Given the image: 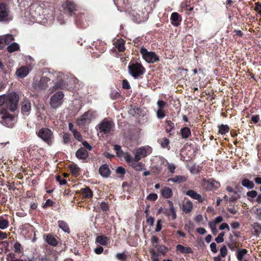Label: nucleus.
I'll use <instances>...</instances> for the list:
<instances>
[{"label":"nucleus","mask_w":261,"mask_h":261,"mask_svg":"<svg viewBox=\"0 0 261 261\" xmlns=\"http://www.w3.org/2000/svg\"><path fill=\"white\" fill-rule=\"evenodd\" d=\"M192 208L193 204L191 201H188L183 204L182 210L185 213L188 214L191 212L192 210Z\"/></svg>","instance_id":"cd10ccee"},{"label":"nucleus","mask_w":261,"mask_h":261,"mask_svg":"<svg viewBox=\"0 0 261 261\" xmlns=\"http://www.w3.org/2000/svg\"><path fill=\"white\" fill-rule=\"evenodd\" d=\"M21 111L23 114L27 115L30 113L31 110V103L29 100L24 99L21 103Z\"/></svg>","instance_id":"2eb2a0df"},{"label":"nucleus","mask_w":261,"mask_h":261,"mask_svg":"<svg viewBox=\"0 0 261 261\" xmlns=\"http://www.w3.org/2000/svg\"><path fill=\"white\" fill-rule=\"evenodd\" d=\"M56 180L60 183L61 185H64L66 184V180L65 179H62L60 175L56 176Z\"/></svg>","instance_id":"774afa93"},{"label":"nucleus","mask_w":261,"mask_h":261,"mask_svg":"<svg viewBox=\"0 0 261 261\" xmlns=\"http://www.w3.org/2000/svg\"><path fill=\"white\" fill-rule=\"evenodd\" d=\"M247 253V250L246 249L238 250L237 251V258L239 260L241 261L244 256Z\"/></svg>","instance_id":"ea45409f"},{"label":"nucleus","mask_w":261,"mask_h":261,"mask_svg":"<svg viewBox=\"0 0 261 261\" xmlns=\"http://www.w3.org/2000/svg\"><path fill=\"white\" fill-rule=\"evenodd\" d=\"M82 194L83 197L87 199L92 198L93 196L92 192L89 187H86L83 189Z\"/></svg>","instance_id":"2f4dec72"},{"label":"nucleus","mask_w":261,"mask_h":261,"mask_svg":"<svg viewBox=\"0 0 261 261\" xmlns=\"http://www.w3.org/2000/svg\"><path fill=\"white\" fill-rule=\"evenodd\" d=\"M64 97V94L62 91H58L55 93L50 98V107L54 109L59 108L63 104Z\"/></svg>","instance_id":"0eeeda50"},{"label":"nucleus","mask_w":261,"mask_h":261,"mask_svg":"<svg viewBox=\"0 0 261 261\" xmlns=\"http://www.w3.org/2000/svg\"><path fill=\"white\" fill-rule=\"evenodd\" d=\"M45 241L48 244L53 246H56L58 244L57 240L53 235L50 234L46 236Z\"/></svg>","instance_id":"b1692460"},{"label":"nucleus","mask_w":261,"mask_h":261,"mask_svg":"<svg viewBox=\"0 0 261 261\" xmlns=\"http://www.w3.org/2000/svg\"><path fill=\"white\" fill-rule=\"evenodd\" d=\"M169 140L166 138H164L161 141V145L164 148H167L169 145Z\"/></svg>","instance_id":"864d4df0"},{"label":"nucleus","mask_w":261,"mask_h":261,"mask_svg":"<svg viewBox=\"0 0 261 261\" xmlns=\"http://www.w3.org/2000/svg\"><path fill=\"white\" fill-rule=\"evenodd\" d=\"M224 234H225V232L223 231L220 233L218 234V237L215 239L216 242L218 243H220L224 242L223 237H224Z\"/></svg>","instance_id":"603ef678"},{"label":"nucleus","mask_w":261,"mask_h":261,"mask_svg":"<svg viewBox=\"0 0 261 261\" xmlns=\"http://www.w3.org/2000/svg\"><path fill=\"white\" fill-rule=\"evenodd\" d=\"M35 90L39 91L46 88V83H33Z\"/></svg>","instance_id":"58836bf2"},{"label":"nucleus","mask_w":261,"mask_h":261,"mask_svg":"<svg viewBox=\"0 0 261 261\" xmlns=\"http://www.w3.org/2000/svg\"><path fill=\"white\" fill-rule=\"evenodd\" d=\"M167 169L172 173L173 174L175 172L176 169V166L173 163H169L167 166Z\"/></svg>","instance_id":"5fc2aeb1"},{"label":"nucleus","mask_w":261,"mask_h":261,"mask_svg":"<svg viewBox=\"0 0 261 261\" xmlns=\"http://www.w3.org/2000/svg\"><path fill=\"white\" fill-rule=\"evenodd\" d=\"M150 253L151 255V259L153 260H159V254L155 252L154 250H151L150 251Z\"/></svg>","instance_id":"13d9d810"},{"label":"nucleus","mask_w":261,"mask_h":261,"mask_svg":"<svg viewBox=\"0 0 261 261\" xmlns=\"http://www.w3.org/2000/svg\"><path fill=\"white\" fill-rule=\"evenodd\" d=\"M122 158H123L124 160L127 163L132 164L134 162L133 160V157L128 152H125L124 154L123 155Z\"/></svg>","instance_id":"a18cd8bd"},{"label":"nucleus","mask_w":261,"mask_h":261,"mask_svg":"<svg viewBox=\"0 0 261 261\" xmlns=\"http://www.w3.org/2000/svg\"><path fill=\"white\" fill-rule=\"evenodd\" d=\"M168 203L169 204V208H170V211L172 213V220H175L176 218V209L174 207L173 203V202L171 201L168 200Z\"/></svg>","instance_id":"473e14b6"},{"label":"nucleus","mask_w":261,"mask_h":261,"mask_svg":"<svg viewBox=\"0 0 261 261\" xmlns=\"http://www.w3.org/2000/svg\"><path fill=\"white\" fill-rule=\"evenodd\" d=\"M64 73L61 72L50 71L45 69L42 72L41 79L39 82H63L62 77Z\"/></svg>","instance_id":"f03ea898"},{"label":"nucleus","mask_w":261,"mask_h":261,"mask_svg":"<svg viewBox=\"0 0 261 261\" xmlns=\"http://www.w3.org/2000/svg\"><path fill=\"white\" fill-rule=\"evenodd\" d=\"M4 39H5L6 43L7 44H9L10 42L14 40V38L13 36L11 34H7L4 36H3Z\"/></svg>","instance_id":"8fccbe9b"},{"label":"nucleus","mask_w":261,"mask_h":261,"mask_svg":"<svg viewBox=\"0 0 261 261\" xmlns=\"http://www.w3.org/2000/svg\"><path fill=\"white\" fill-rule=\"evenodd\" d=\"M166 105V102L162 100H159L157 102V106L159 108L158 109L163 110V108Z\"/></svg>","instance_id":"69168bd1"},{"label":"nucleus","mask_w":261,"mask_h":261,"mask_svg":"<svg viewBox=\"0 0 261 261\" xmlns=\"http://www.w3.org/2000/svg\"><path fill=\"white\" fill-rule=\"evenodd\" d=\"M13 250L16 253H21L23 252V247L18 242H16L13 245Z\"/></svg>","instance_id":"e433bc0d"},{"label":"nucleus","mask_w":261,"mask_h":261,"mask_svg":"<svg viewBox=\"0 0 261 261\" xmlns=\"http://www.w3.org/2000/svg\"><path fill=\"white\" fill-rule=\"evenodd\" d=\"M75 155L79 159L85 160L88 157V153L85 148H81L77 150Z\"/></svg>","instance_id":"412c9836"},{"label":"nucleus","mask_w":261,"mask_h":261,"mask_svg":"<svg viewBox=\"0 0 261 261\" xmlns=\"http://www.w3.org/2000/svg\"><path fill=\"white\" fill-rule=\"evenodd\" d=\"M62 79H63V82L66 80L68 82H75L77 80V78L73 74L70 73H67L66 75L64 74Z\"/></svg>","instance_id":"f704fd0d"},{"label":"nucleus","mask_w":261,"mask_h":261,"mask_svg":"<svg viewBox=\"0 0 261 261\" xmlns=\"http://www.w3.org/2000/svg\"><path fill=\"white\" fill-rule=\"evenodd\" d=\"M140 53L143 59L148 63H154L160 60L159 56L155 52L149 51L143 46L141 47Z\"/></svg>","instance_id":"423d86ee"},{"label":"nucleus","mask_w":261,"mask_h":261,"mask_svg":"<svg viewBox=\"0 0 261 261\" xmlns=\"http://www.w3.org/2000/svg\"><path fill=\"white\" fill-rule=\"evenodd\" d=\"M173 194L172 191L169 187H165L161 191L162 196L166 199L170 198Z\"/></svg>","instance_id":"393cba45"},{"label":"nucleus","mask_w":261,"mask_h":261,"mask_svg":"<svg viewBox=\"0 0 261 261\" xmlns=\"http://www.w3.org/2000/svg\"><path fill=\"white\" fill-rule=\"evenodd\" d=\"M156 116L159 119H163L165 117V114L164 110L158 109L156 112Z\"/></svg>","instance_id":"6e6d98bb"},{"label":"nucleus","mask_w":261,"mask_h":261,"mask_svg":"<svg viewBox=\"0 0 261 261\" xmlns=\"http://www.w3.org/2000/svg\"><path fill=\"white\" fill-rule=\"evenodd\" d=\"M19 99L18 95L15 92L7 95L5 106L11 112H15L18 107Z\"/></svg>","instance_id":"39448f33"},{"label":"nucleus","mask_w":261,"mask_h":261,"mask_svg":"<svg viewBox=\"0 0 261 261\" xmlns=\"http://www.w3.org/2000/svg\"><path fill=\"white\" fill-rule=\"evenodd\" d=\"M109 242V238L103 235H99L95 239V243L99 244L102 246L107 245Z\"/></svg>","instance_id":"6ab92c4d"},{"label":"nucleus","mask_w":261,"mask_h":261,"mask_svg":"<svg viewBox=\"0 0 261 261\" xmlns=\"http://www.w3.org/2000/svg\"><path fill=\"white\" fill-rule=\"evenodd\" d=\"M8 221L5 219H0V229H5L8 226Z\"/></svg>","instance_id":"de8ad7c7"},{"label":"nucleus","mask_w":261,"mask_h":261,"mask_svg":"<svg viewBox=\"0 0 261 261\" xmlns=\"http://www.w3.org/2000/svg\"><path fill=\"white\" fill-rule=\"evenodd\" d=\"M146 198L150 201H155L158 198V195L155 193H151L147 196Z\"/></svg>","instance_id":"bf43d9fd"},{"label":"nucleus","mask_w":261,"mask_h":261,"mask_svg":"<svg viewBox=\"0 0 261 261\" xmlns=\"http://www.w3.org/2000/svg\"><path fill=\"white\" fill-rule=\"evenodd\" d=\"M59 227L61 228L64 232L69 233L70 229L67 224L64 221H58Z\"/></svg>","instance_id":"72a5a7b5"},{"label":"nucleus","mask_w":261,"mask_h":261,"mask_svg":"<svg viewBox=\"0 0 261 261\" xmlns=\"http://www.w3.org/2000/svg\"><path fill=\"white\" fill-rule=\"evenodd\" d=\"M187 178L184 175H177L173 178H170L168 179V181H171L174 183H181L186 181Z\"/></svg>","instance_id":"4be33fe9"},{"label":"nucleus","mask_w":261,"mask_h":261,"mask_svg":"<svg viewBox=\"0 0 261 261\" xmlns=\"http://www.w3.org/2000/svg\"><path fill=\"white\" fill-rule=\"evenodd\" d=\"M252 227L254 230V235L258 236L261 233V224L260 223L255 222L252 225Z\"/></svg>","instance_id":"c85d7f7f"},{"label":"nucleus","mask_w":261,"mask_h":261,"mask_svg":"<svg viewBox=\"0 0 261 261\" xmlns=\"http://www.w3.org/2000/svg\"><path fill=\"white\" fill-rule=\"evenodd\" d=\"M128 69L129 74L135 79L141 77L145 72V69L139 59H132L129 63Z\"/></svg>","instance_id":"f257e3e1"},{"label":"nucleus","mask_w":261,"mask_h":261,"mask_svg":"<svg viewBox=\"0 0 261 261\" xmlns=\"http://www.w3.org/2000/svg\"><path fill=\"white\" fill-rule=\"evenodd\" d=\"M181 137L184 139L188 138L191 135L190 129L188 127H185L180 129Z\"/></svg>","instance_id":"7c9ffc66"},{"label":"nucleus","mask_w":261,"mask_h":261,"mask_svg":"<svg viewBox=\"0 0 261 261\" xmlns=\"http://www.w3.org/2000/svg\"><path fill=\"white\" fill-rule=\"evenodd\" d=\"M186 194L191 198L198 200L200 202H202L203 201V198L201 196V195L199 194H198L196 192L193 190H189L187 191L186 193Z\"/></svg>","instance_id":"dca6fc26"},{"label":"nucleus","mask_w":261,"mask_h":261,"mask_svg":"<svg viewBox=\"0 0 261 261\" xmlns=\"http://www.w3.org/2000/svg\"><path fill=\"white\" fill-rule=\"evenodd\" d=\"M141 112V109L139 107L131 108L129 110V113L133 115V116L139 115Z\"/></svg>","instance_id":"37998d69"},{"label":"nucleus","mask_w":261,"mask_h":261,"mask_svg":"<svg viewBox=\"0 0 261 261\" xmlns=\"http://www.w3.org/2000/svg\"><path fill=\"white\" fill-rule=\"evenodd\" d=\"M165 123L167 126L166 129V132L169 133L171 130L174 129V124L170 120H166Z\"/></svg>","instance_id":"c03bdc74"},{"label":"nucleus","mask_w":261,"mask_h":261,"mask_svg":"<svg viewBox=\"0 0 261 261\" xmlns=\"http://www.w3.org/2000/svg\"><path fill=\"white\" fill-rule=\"evenodd\" d=\"M202 187L207 191L216 190L220 187V183L213 179L206 180L205 178L202 179Z\"/></svg>","instance_id":"9d476101"},{"label":"nucleus","mask_w":261,"mask_h":261,"mask_svg":"<svg viewBox=\"0 0 261 261\" xmlns=\"http://www.w3.org/2000/svg\"><path fill=\"white\" fill-rule=\"evenodd\" d=\"M99 172L100 174L104 177H108L111 173L110 169L106 164L102 165L99 167Z\"/></svg>","instance_id":"aec40b11"},{"label":"nucleus","mask_w":261,"mask_h":261,"mask_svg":"<svg viewBox=\"0 0 261 261\" xmlns=\"http://www.w3.org/2000/svg\"><path fill=\"white\" fill-rule=\"evenodd\" d=\"M116 256L117 258L121 261H124L126 260L127 256L125 253H118L116 254Z\"/></svg>","instance_id":"3c124183"},{"label":"nucleus","mask_w":261,"mask_h":261,"mask_svg":"<svg viewBox=\"0 0 261 261\" xmlns=\"http://www.w3.org/2000/svg\"><path fill=\"white\" fill-rule=\"evenodd\" d=\"M6 45H7V44L6 43L5 39H4L3 37H1L0 38V49H4Z\"/></svg>","instance_id":"338daca9"},{"label":"nucleus","mask_w":261,"mask_h":261,"mask_svg":"<svg viewBox=\"0 0 261 261\" xmlns=\"http://www.w3.org/2000/svg\"><path fill=\"white\" fill-rule=\"evenodd\" d=\"M152 149L149 146H142L136 150L134 160L139 161L141 158H145L151 152Z\"/></svg>","instance_id":"1a4fd4ad"},{"label":"nucleus","mask_w":261,"mask_h":261,"mask_svg":"<svg viewBox=\"0 0 261 261\" xmlns=\"http://www.w3.org/2000/svg\"><path fill=\"white\" fill-rule=\"evenodd\" d=\"M132 166L137 171H141L144 165L141 162H138V161H134L132 164Z\"/></svg>","instance_id":"c9c22d12"},{"label":"nucleus","mask_w":261,"mask_h":261,"mask_svg":"<svg viewBox=\"0 0 261 261\" xmlns=\"http://www.w3.org/2000/svg\"><path fill=\"white\" fill-rule=\"evenodd\" d=\"M19 49H20L19 46L16 42H13V43H11L7 48V51L10 53L14 52L15 51H18Z\"/></svg>","instance_id":"c756f323"},{"label":"nucleus","mask_w":261,"mask_h":261,"mask_svg":"<svg viewBox=\"0 0 261 261\" xmlns=\"http://www.w3.org/2000/svg\"><path fill=\"white\" fill-rule=\"evenodd\" d=\"M29 73V68L27 67H21L16 71L18 76L22 78L26 76Z\"/></svg>","instance_id":"a878e982"},{"label":"nucleus","mask_w":261,"mask_h":261,"mask_svg":"<svg viewBox=\"0 0 261 261\" xmlns=\"http://www.w3.org/2000/svg\"><path fill=\"white\" fill-rule=\"evenodd\" d=\"M177 251H180L182 254H189L193 252L192 249L189 247H185L184 246L178 244L176 247Z\"/></svg>","instance_id":"5701e85b"},{"label":"nucleus","mask_w":261,"mask_h":261,"mask_svg":"<svg viewBox=\"0 0 261 261\" xmlns=\"http://www.w3.org/2000/svg\"><path fill=\"white\" fill-rule=\"evenodd\" d=\"M170 20L172 25L175 27H177L180 24L181 19L178 13L173 12L171 15Z\"/></svg>","instance_id":"f3484780"},{"label":"nucleus","mask_w":261,"mask_h":261,"mask_svg":"<svg viewBox=\"0 0 261 261\" xmlns=\"http://www.w3.org/2000/svg\"><path fill=\"white\" fill-rule=\"evenodd\" d=\"M242 185L248 189H253L254 188V184L252 181L247 178L243 179L241 181Z\"/></svg>","instance_id":"bb28decb"},{"label":"nucleus","mask_w":261,"mask_h":261,"mask_svg":"<svg viewBox=\"0 0 261 261\" xmlns=\"http://www.w3.org/2000/svg\"><path fill=\"white\" fill-rule=\"evenodd\" d=\"M157 250L159 252L165 254L167 252V249L164 245H159L157 247Z\"/></svg>","instance_id":"680f3d73"},{"label":"nucleus","mask_w":261,"mask_h":261,"mask_svg":"<svg viewBox=\"0 0 261 261\" xmlns=\"http://www.w3.org/2000/svg\"><path fill=\"white\" fill-rule=\"evenodd\" d=\"M38 137L42 141L51 146L54 142V133L51 129L48 128L43 127L40 129L37 133Z\"/></svg>","instance_id":"20e7f679"},{"label":"nucleus","mask_w":261,"mask_h":261,"mask_svg":"<svg viewBox=\"0 0 261 261\" xmlns=\"http://www.w3.org/2000/svg\"><path fill=\"white\" fill-rule=\"evenodd\" d=\"M162 220L161 219L158 220L155 228L156 232H159L161 230L162 228Z\"/></svg>","instance_id":"0e129e2a"},{"label":"nucleus","mask_w":261,"mask_h":261,"mask_svg":"<svg viewBox=\"0 0 261 261\" xmlns=\"http://www.w3.org/2000/svg\"><path fill=\"white\" fill-rule=\"evenodd\" d=\"M247 197H248V199L250 200V198H254L257 196V192L255 190H252L250 191H248L246 194Z\"/></svg>","instance_id":"09e8293b"},{"label":"nucleus","mask_w":261,"mask_h":261,"mask_svg":"<svg viewBox=\"0 0 261 261\" xmlns=\"http://www.w3.org/2000/svg\"><path fill=\"white\" fill-rule=\"evenodd\" d=\"M92 118V112L88 111L85 113L81 117L77 120V123L80 125H83L90 123Z\"/></svg>","instance_id":"ddd939ff"},{"label":"nucleus","mask_w":261,"mask_h":261,"mask_svg":"<svg viewBox=\"0 0 261 261\" xmlns=\"http://www.w3.org/2000/svg\"><path fill=\"white\" fill-rule=\"evenodd\" d=\"M75 15L74 21L80 28L85 29L89 25V16L87 13H74Z\"/></svg>","instance_id":"6e6552de"},{"label":"nucleus","mask_w":261,"mask_h":261,"mask_svg":"<svg viewBox=\"0 0 261 261\" xmlns=\"http://www.w3.org/2000/svg\"><path fill=\"white\" fill-rule=\"evenodd\" d=\"M114 150L116 151V154L119 158H122L123 155L125 153L122 150L121 147L119 145H115L114 146Z\"/></svg>","instance_id":"4c0bfd02"},{"label":"nucleus","mask_w":261,"mask_h":261,"mask_svg":"<svg viewBox=\"0 0 261 261\" xmlns=\"http://www.w3.org/2000/svg\"><path fill=\"white\" fill-rule=\"evenodd\" d=\"M113 125L114 124L112 122L103 120L99 125V131L105 134H108L111 132Z\"/></svg>","instance_id":"f8f14e48"},{"label":"nucleus","mask_w":261,"mask_h":261,"mask_svg":"<svg viewBox=\"0 0 261 261\" xmlns=\"http://www.w3.org/2000/svg\"><path fill=\"white\" fill-rule=\"evenodd\" d=\"M9 13L8 6L4 3H0V22L9 21Z\"/></svg>","instance_id":"9b49d317"},{"label":"nucleus","mask_w":261,"mask_h":261,"mask_svg":"<svg viewBox=\"0 0 261 261\" xmlns=\"http://www.w3.org/2000/svg\"><path fill=\"white\" fill-rule=\"evenodd\" d=\"M227 254V249L226 246H223L220 249L221 256L224 257Z\"/></svg>","instance_id":"4d7b16f0"},{"label":"nucleus","mask_w":261,"mask_h":261,"mask_svg":"<svg viewBox=\"0 0 261 261\" xmlns=\"http://www.w3.org/2000/svg\"><path fill=\"white\" fill-rule=\"evenodd\" d=\"M229 128L227 125L221 124L219 126V132L222 135H225L229 132Z\"/></svg>","instance_id":"a19ab883"},{"label":"nucleus","mask_w":261,"mask_h":261,"mask_svg":"<svg viewBox=\"0 0 261 261\" xmlns=\"http://www.w3.org/2000/svg\"><path fill=\"white\" fill-rule=\"evenodd\" d=\"M64 10L69 13L70 15H72L74 12L76 11V6L73 2L67 1L65 4Z\"/></svg>","instance_id":"4468645a"},{"label":"nucleus","mask_w":261,"mask_h":261,"mask_svg":"<svg viewBox=\"0 0 261 261\" xmlns=\"http://www.w3.org/2000/svg\"><path fill=\"white\" fill-rule=\"evenodd\" d=\"M0 116L1 117V123L8 127H13L14 124L17 121L16 117L14 115L10 114L7 110L5 109H2L1 110Z\"/></svg>","instance_id":"7ed1b4c3"},{"label":"nucleus","mask_w":261,"mask_h":261,"mask_svg":"<svg viewBox=\"0 0 261 261\" xmlns=\"http://www.w3.org/2000/svg\"><path fill=\"white\" fill-rule=\"evenodd\" d=\"M114 45L119 52H123L125 49V41L122 38L117 39L114 43Z\"/></svg>","instance_id":"a211bd4d"},{"label":"nucleus","mask_w":261,"mask_h":261,"mask_svg":"<svg viewBox=\"0 0 261 261\" xmlns=\"http://www.w3.org/2000/svg\"><path fill=\"white\" fill-rule=\"evenodd\" d=\"M71 140L70 135L68 133H64L63 135V143L67 144L70 143Z\"/></svg>","instance_id":"49530a36"},{"label":"nucleus","mask_w":261,"mask_h":261,"mask_svg":"<svg viewBox=\"0 0 261 261\" xmlns=\"http://www.w3.org/2000/svg\"><path fill=\"white\" fill-rule=\"evenodd\" d=\"M70 170L75 176L78 175L80 174V169L75 165L70 166Z\"/></svg>","instance_id":"79ce46f5"},{"label":"nucleus","mask_w":261,"mask_h":261,"mask_svg":"<svg viewBox=\"0 0 261 261\" xmlns=\"http://www.w3.org/2000/svg\"><path fill=\"white\" fill-rule=\"evenodd\" d=\"M72 133L75 138H76L78 141L82 140V137L79 132H78L76 129H74L72 131Z\"/></svg>","instance_id":"e2e57ef3"},{"label":"nucleus","mask_w":261,"mask_h":261,"mask_svg":"<svg viewBox=\"0 0 261 261\" xmlns=\"http://www.w3.org/2000/svg\"><path fill=\"white\" fill-rule=\"evenodd\" d=\"M193 75L194 76H195L194 77V79L195 80L197 79V77H196L197 74H200L201 75L203 74V71L201 68H199V69H194L193 70Z\"/></svg>","instance_id":"052dcab7"}]
</instances>
